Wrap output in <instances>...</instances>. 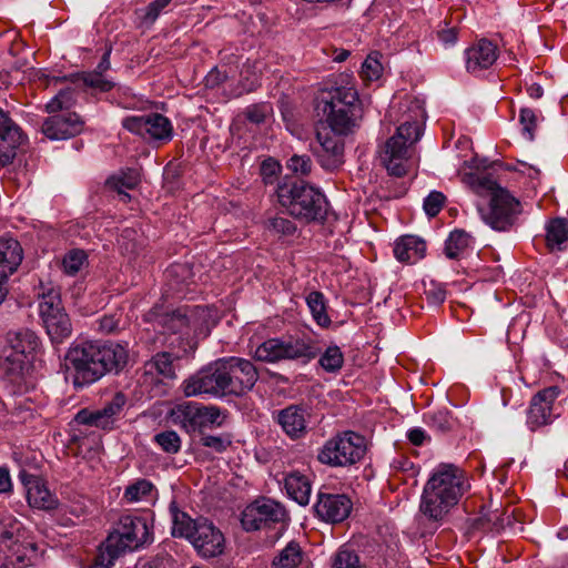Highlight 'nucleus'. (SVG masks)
<instances>
[{
    "mask_svg": "<svg viewBox=\"0 0 568 568\" xmlns=\"http://www.w3.org/2000/svg\"><path fill=\"white\" fill-rule=\"evenodd\" d=\"M364 436L348 430L328 439L318 452V460L332 467H348L358 463L366 453Z\"/></svg>",
    "mask_w": 568,
    "mask_h": 568,
    "instance_id": "f8f14e48",
    "label": "nucleus"
},
{
    "mask_svg": "<svg viewBox=\"0 0 568 568\" xmlns=\"http://www.w3.org/2000/svg\"><path fill=\"white\" fill-rule=\"evenodd\" d=\"M324 371L328 373L338 372L344 364V355L336 345L328 346L318 361Z\"/></svg>",
    "mask_w": 568,
    "mask_h": 568,
    "instance_id": "4c0bfd02",
    "label": "nucleus"
},
{
    "mask_svg": "<svg viewBox=\"0 0 568 568\" xmlns=\"http://www.w3.org/2000/svg\"><path fill=\"white\" fill-rule=\"evenodd\" d=\"M519 121H520V124L523 125L524 136L527 140L532 141L534 132H535V129L537 125L536 124L537 119H536V114H535L534 110L528 109V108H523L519 113Z\"/></svg>",
    "mask_w": 568,
    "mask_h": 568,
    "instance_id": "09e8293b",
    "label": "nucleus"
},
{
    "mask_svg": "<svg viewBox=\"0 0 568 568\" xmlns=\"http://www.w3.org/2000/svg\"><path fill=\"white\" fill-rule=\"evenodd\" d=\"M281 171V165L277 161L268 158L261 164V175L265 184H272Z\"/></svg>",
    "mask_w": 568,
    "mask_h": 568,
    "instance_id": "4d7b16f0",
    "label": "nucleus"
},
{
    "mask_svg": "<svg viewBox=\"0 0 568 568\" xmlns=\"http://www.w3.org/2000/svg\"><path fill=\"white\" fill-rule=\"evenodd\" d=\"M23 135L12 120L0 109V163L10 164L17 155Z\"/></svg>",
    "mask_w": 568,
    "mask_h": 568,
    "instance_id": "b1692460",
    "label": "nucleus"
},
{
    "mask_svg": "<svg viewBox=\"0 0 568 568\" xmlns=\"http://www.w3.org/2000/svg\"><path fill=\"white\" fill-rule=\"evenodd\" d=\"M173 527L172 535L174 537L186 538L192 541L197 532V527L207 519L199 518L192 519L186 513L180 511L176 508L172 509Z\"/></svg>",
    "mask_w": 568,
    "mask_h": 568,
    "instance_id": "c85d7f7f",
    "label": "nucleus"
},
{
    "mask_svg": "<svg viewBox=\"0 0 568 568\" xmlns=\"http://www.w3.org/2000/svg\"><path fill=\"white\" fill-rule=\"evenodd\" d=\"M272 112V106L268 103H257L250 105L245 109V118L254 124L264 123L267 115Z\"/></svg>",
    "mask_w": 568,
    "mask_h": 568,
    "instance_id": "de8ad7c7",
    "label": "nucleus"
},
{
    "mask_svg": "<svg viewBox=\"0 0 568 568\" xmlns=\"http://www.w3.org/2000/svg\"><path fill=\"white\" fill-rule=\"evenodd\" d=\"M382 67L377 60L366 59L362 65V74L367 80H376L379 78Z\"/></svg>",
    "mask_w": 568,
    "mask_h": 568,
    "instance_id": "bf43d9fd",
    "label": "nucleus"
},
{
    "mask_svg": "<svg viewBox=\"0 0 568 568\" xmlns=\"http://www.w3.org/2000/svg\"><path fill=\"white\" fill-rule=\"evenodd\" d=\"M352 509L353 503L345 494L320 491L314 505L316 516L331 524L344 521L349 516Z\"/></svg>",
    "mask_w": 568,
    "mask_h": 568,
    "instance_id": "6ab92c4d",
    "label": "nucleus"
},
{
    "mask_svg": "<svg viewBox=\"0 0 568 568\" xmlns=\"http://www.w3.org/2000/svg\"><path fill=\"white\" fill-rule=\"evenodd\" d=\"M39 314L50 341L61 344L72 334V324L62 302L60 290L52 286H42L38 293Z\"/></svg>",
    "mask_w": 568,
    "mask_h": 568,
    "instance_id": "9b49d317",
    "label": "nucleus"
},
{
    "mask_svg": "<svg viewBox=\"0 0 568 568\" xmlns=\"http://www.w3.org/2000/svg\"><path fill=\"white\" fill-rule=\"evenodd\" d=\"M425 297L429 305L437 306L445 301L446 291L440 285L432 283L430 286L425 290Z\"/></svg>",
    "mask_w": 568,
    "mask_h": 568,
    "instance_id": "13d9d810",
    "label": "nucleus"
},
{
    "mask_svg": "<svg viewBox=\"0 0 568 568\" xmlns=\"http://www.w3.org/2000/svg\"><path fill=\"white\" fill-rule=\"evenodd\" d=\"M426 243L414 235H405L395 242L394 255L400 262L414 264L424 257Z\"/></svg>",
    "mask_w": 568,
    "mask_h": 568,
    "instance_id": "a878e982",
    "label": "nucleus"
},
{
    "mask_svg": "<svg viewBox=\"0 0 568 568\" xmlns=\"http://www.w3.org/2000/svg\"><path fill=\"white\" fill-rule=\"evenodd\" d=\"M427 420L432 429L442 434L453 430L456 425L455 418L446 408L429 413Z\"/></svg>",
    "mask_w": 568,
    "mask_h": 568,
    "instance_id": "e433bc0d",
    "label": "nucleus"
},
{
    "mask_svg": "<svg viewBox=\"0 0 568 568\" xmlns=\"http://www.w3.org/2000/svg\"><path fill=\"white\" fill-rule=\"evenodd\" d=\"M122 125L128 131L158 145L165 144L173 138L171 121L160 113L126 116L122 120Z\"/></svg>",
    "mask_w": 568,
    "mask_h": 568,
    "instance_id": "2eb2a0df",
    "label": "nucleus"
},
{
    "mask_svg": "<svg viewBox=\"0 0 568 568\" xmlns=\"http://www.w3.org/2000/svg\"><path fill=\"white\" fill-rule=\"evenodd\" d=\"M187 272L189 270L184 265H172L165 271V277L169 281H172L174 277ZM170 285L172 290H178V287L172 282H170Z\"/></svg>",
    "mask_w": 568,
    "mask_h": 568,
    "instance_id": "338daca9",
    "label": "nucleus"
},
{
    "mask_svg": "<svg viewBox=\"0 0 568 568\" xmlns=\"http://www.w3.org/2000/svg\"><path fill=\"white\" fill-rule=\"evenodd\" d=\"M87 254L82 250H72L63 258V270L68 275H75L85 264Z\"/></svg>",
    "mask_w": 568,
    "mask_h": 568,
    "instance_id": "c03bdc74",
    "label": "nucleus"
},
{
    "mask_svg": "<svg viewBox=\"0 0 568 568\" xmlns=\"http://www.w3.org/2000/svg\"><path fill=\"white\" fill-rule=\"evenodd\" d=\"M276 194L280 204L295 219L310 223L326 217L325 195L304 181L287 180L277 185Z\"/></svg>",
    "mask_w": 568,
    "mask_h": 568,
    "instance_id": "39448f33",
    "label": "nucleus"
},
{
    "mask_svg": "<svg viewBox=\"0 0 568 568\" xmlns=\"http://www.w3.org/2000/svg\"><path fill=\"white\" fill-rule=\"evenodd\" d=\"M8 346L3 349L0 367L9 375H19L24 365L40 347V339L34 332L22 329L8 334Z\"/></svg>",
    "mask_w": 568,
    "mask_h": 568,
    "instance_id": "ddd939ff",
    "label": "nucleus"
},
{
    "mask_svg": "<svg viewBox=\"0 0 568 568\" xmlns=\"http://www.w3.org/2000/svg\"><path fill=\"white\" fill-rule=\"evenodd\" d=\"M173 0H154L144 9L142 17L145 23H153Z\"/></svg>",
    "mask_w": 568,
    "mask_h": 568,
    "instance_id": "603ef678",
    "label": "nucleus"
},
{
    "mask_svg": "<svg viewBox=\"0 0 568 568\" xmlns=\"http://www.w3.org/2000/svg\"><path fill=\"white\" fill-rule=\"evenodd\" d=\"M306 303L315 322L322 327H327L331 324V318L326 313L324 295L317 291L311 292L306 297Z\"/></svg>",
    "mask_w": 568,
    "mask_h": 568,
    "instance_id": "c9c22d12",
    "label": "nucleus"
},
{
    "mask_svg": "<svg viewBox=\"0 0 568 568\" xmlns=\"http://www.w3.org/2000/svg\"><path fill=\"white\" fill-rule=\"evenodd\" d=\"M75 420L78 424L95 426L102 429H106L112 425V422L106 419L99 409L94 412L82 409L75 415Z\"/></svg>",
    "mask_w": 568,
    "mask_h": 568,
    "instance_id": "a19ab883",
    "label": "nucleus"
},
{
    "mask_svg": "<svg viewBox=\"0 0 568 568\" xmlns=\"http://www.w3.org/2000/svg\"><path fill=\"white\" fill-rule=\"evenodd\" d=\"M153 485L146 479H140L126 487L124 497L129 501H139L151 493Z\"/></svg>",
    "mask_w": 568,
    "mask_h": 568,
    "instance_id": "49530a36",
    "label": "nucleus"
},
{
    "mask_svg": "<svg viewBox=\"0 0 568 568\" xmlns=\"http://www.w3.org/2000/svg\"><path fill=\"white\" fill-rule=\"evenodd\" d=\"M139 182V172L135 169H126L110 176L106 180L105 185L110 190L115 191L118 193L120 201L126 203L131 199L130 194L126 191L136 187Z\"/></svg>",
    "mask_w": 568,
    "mask_h": 568,
    "instance_id": "bb28decb",
    "label": "nucleus"
},
{
    "mask_svg": "<svg viewBox=\"0 0 568 568\" xmlns=\"http://www.w3.org/2000/svg\"><path fill=\"white\" fill-rule=\"evenodd\" d=\"M560 394L557 386L546 387L535 394L527 410L526 424L531 432L550 425L559 416L555 402Z\"/></svg>",
    "mask_w": 568,
    "mask_h": 568,
    "instance_id": "f3484780",
    "label": "nucleus"
},
{
    "mask_svg": "<svg viewBox=\"0 0 568 568\" xmlns=\"http://www.w3.org/2000/svg\"><path fill=\"white\" fill-rule=\"evenodd\" d=\"M155 443L168 454H176L181 449V438L174 430H164L154 436Z\"/></svg>",
    "mask_w": 568,
    "mask_h": 568,
    "instance_id": "79ce46f5",
    "label": "nucleus"
},
{
    "mask_svg": "<svg viewBox=\"0 0 568 568\" xmlns=\"http://www.w3.org/2000/svg\"><path fill=\"white\" fill-rule=\"evenodd\" d=\"M128 358L125 346L102 341H75L65 355L77 388L91 385L108 373H119L125 367Z\"/></svg>",
    "mask_w": 568,
    "mask_h": 568,
    "instance_id": "f03ea898",
    "label": "nucleus"
},
{
    "mask_svg": "<svg viewBox=\"0 0 568 568\" xmlns=\"http://www.w3.org/2000/svg\"><path fill=\"white\" fill-rule=\"evenodd\" d=\"M317 109L325 116V122L318 125L348 135L358 126L362 119V108L358 93L353 85H336L323 92Z\"/></svg>",
    "mask_w": 568,
    "mask_h": 568,
    "instance_id": "20e7f679",
    "label": "nucleus"
},
{
    "mask_svg": "<svg viewBox=\"0 0 568 568\" xmlns=\"http://www.w3.org/2000/svg\"><path fill=\"white\" fill-rule=\"evenodd\" d=\"M473 245V237L463 230L453 231L445 242L444 253L450 260H458L464 256Z\"/></svg>",
    "mask_w": 568,
    "mask_h": 568,
    "instance_id": "473e14b6",
    "label": "nucleus"
},
{
    "mask_svg": "<svg viewBox=\"0 0 568 568\" xmlns=\"http://www.w3.org/2000/svg\"><path fill=\"white\" fill-rule=\"evenodd\" d=\"M343 136L345 135L329 128L316 126V141L320 146L315 150V155L326 171H335L344 163Z\"/></svg>",
    "mask_w": 568,
    "mask_h": 568,
    "instance_id": "a211bd4d",
    "label": "nucleus"
},
{
    "mask_svg": "<svg viewBox=\"0 0 568 568\" xmlns=\"http://www.w3.org/2000/svg\"><path fill=\"white\" fill-rule=\"evenodd\" d=\"M36 551L23 524L11 514H0V568H23Z\"/></svg>",
    "mask_w": 568,
    "mask_h": 568,
    "instance_id": "423d86ee",
    "label": "nucleus"
},
{
    "mask_svg": "<svg viewBox=\"0 0 568 568\" xmlns=\"http://www.w3.org/2000/svg\"><path fill=\"white\" fill-rule=\"evenodd\" d=\"M305 554L300 544L290 541L272 560L273 568H296L304 560Z\"/></svg>",
    "mask_w": 568,
    "mask_h": 568,
    "instance_id": "2f4dec72",
    "label": "nucleus"
},
{
    "mask_svg": "<svg viewBox=\"0 0 568 568\" xmlns=\"http://www.w3.org/2000/svg\"><path fill=\"white\" fill-rule=\"evenodd\" d=\"M568 241V220L556 217L546 225V243L550 251H562Z\"/></svg>",
    "mask_w": 568,
    "mask_h": 568,
    "instance_id": "c756f323",
    "label": "nucleus"
},
{
    "mask_svg": "<svg viewBox=\"0 0 568 568\" xmlns=\"http://www.w3.org/2000/svg\"><path fill=\"white\" fill-rule=\"evenodd\" d=\"M125 405V396L121 393H116L111 402L106 403L99 410L109 420L113 423V417L118 415L123 406Z\"/></svg>",
    "mask_w": 568,
    "mask_h": 568,
    "instance_id": "864d4df0",
    "label": "nucleus"
},
{
    "mask_svg": "<svg viewBox=\"0 0 568 568\" xmlns=\"http://www.w3.org/2000/svg\"><path fill=\"white\" fill-rule=\"evenodd\" d=\"M445 200H446V197L442 192L432 191L424 200L423 206H424L425 213L429 217L436 216L440 212V210L445 203Z\"/></svg>",
    "mask_w": 568,
    "mask_h": 568,
    "instance_id": "8fccbe9b",
    "label": "nucleus"
},
{
    "mask_svg": "<svg viewBox=\"0 0 568 568\" xmlns=\"http://www.w3.org/2000/svg\"><path fill=\"white\" fill-rule=\"evenodd\" d=\"M477 182L491 192L489 205L478 207L481 220L495 231H508L520 213V203L488 176H479Z\"/></svg>",
    "mask_w": 568,
    "mask_h": 568,
    "instance_id": "1a4fd4ad",
    "label": "nucleus"
},
{
    "mask_svg": "<svg viewBox=\"0 0 568 568\" xmlns=\"http://www.w3.org/2000/svg\"><path fill=\"white\" fill-rule=\"evenodd\" d=\"M41 130L50 140H65L79 134L83 122L77 113L67 111L49 116Z\"/></svg>",
    "mask_w": 568,
    "mask_h": 568,
    "instance_id": "4be33fe9",
    "label": "nucleus"
},
{
    "mask_svg": "<svg viewBox=\"0 0 568 568\" xmlns=\"http://www.w3.org/2000/svg\"><path fill=\"white\" fill-rule=\"evenodd\" d=\"M267 229L277 234L291 235L296 231L295 224L283 216H275L267 221Z\"/></svg>",
    "mask_w": 568,
    "mask_h": 568,
    "instance_id": "3c124183",
    "label": "nucleus"
},
{
    "mask_svg": "<svg viewBox=\"0 0 568 568\" xmlns=\"http://www.w3.org/2000/svg\"><path fill=\"white\" fill-rule=\"evenodd\" d=\"M468 487L460 468L453 464L438 465L424 486L419 506L422 514L434 521L443 520Z\"/></svg>",
    "mask_w": 568,
    "mask_h": 568,
    "instance_id": "7ed1b4c3",
    "label": "nucleus"
},
{
    "mask_svg": "<svg viewBox=\"0 0 568 568\" xmlns=\"http://www.w3.org/2000/svg\"><path fill=\"white\" fill-rule=\"evenodd\" d=\"M110 54H111V49H108L104 52V54L102 55V59L99 62V64L97 65V69L94 72H100L101 74H103L105 71H108L110 69V67H111Z\"/></svg>",
    "mask_w": 568,
    "mask_h": 568,
    "instance_id": "774afa93",
    "label": "nucleus"
},
{
    "mask_svg": "<svg viewBox=\"0 0 568 568\" xmlns=\"http://www.w3.org/2000/svg\"><path fill=\"white\" fill-rule=\"evenodd\" d=\"M116 558H111L109 551L104 547V550L101 551L98 557L95 558V561L93 565H91L89 568H110L114 560Z\"/></svg>",
    "mask_w": 568,
    "mask_h": 568,
    "instance_id": "680f3d73",
    "label": "nucleus"
},
{
    "mask_svg": "<svg viewBox=\"0 0 568 568\" xmlns=\"http://www.w3.org/2000/svg\"><path fill=\"white\" fill-rule=\"evenodd\" d=\"M172 419L186 433L203 432L209 427H220L223 424V412L217 406H204L195 402H184L175 405L171 413Z\"/></svg>",
    "mask_w": 568,
    "mask_h": 568,
    "instance_id": "4468645a",
    "label": "nucleus"
},
{
    "mask_svg": "<svg viewBox=\"0 0 568 568\" xmlns=\"http://www.w3.org/2000/svg\"><path fill=\"white\" fill-rule=\"evenodd\" d=\"M19 479L22 483V485L26 487L27 493L30 488H32L36 485H39L41 481H43L41 478H39L36 475L29 474L27 470L21 469L19 473Z\"/></svg>",
    "mask_w": 568,
    "mask_h": 568,
    "instance_id": "e2e57ef3",
    "label": "nucleus"
},
{
    "mask_svg": "<svg viewBox=\"0 0 568 568\" xmlns=\"http://www.w3.org/2000/svg\"><path fill=\"white\" fill-rule=\"evenodd\" d=\"M276 420L291 438H298L306 430L305 409L297 405H290L278 410Z\"/></svg>",
    "mask_w": 568,
    "mask_h": 568,
    "instance_id": "393cba45",
    "label": "nucleus"
},
{
    "mask_svg": "<svg viewBox=\"0 0 568 568\" xmlns=\"http://www.w3.org/2000/svg\"><path fill=\"white\" fill-rule=\"evenodd\" d=\"M407 438L415 446H422L427 439L429 440L427 433L420 427L409 429Z\"/></svg>",
    "mask_w": 568,
    "mask_h": 568,
    "instance_id": "052dcab7",
    "label": "nucleus"
},
{
    "mask_svg": "<svg viewBox=\"0 0 568 568\" xmlns=\"http://www.w3.org/2000/svg\"><path fill=\"white\" fill-rule=\"evenodd\" d=\"M320 354L318 347L311 339L286 336L272 337L261 343L254 351L256 361L264 363H278L295 361L307 364Z\"/></svg>",
    "mask_w": 568,
    "mask_h": 568,
    "instance_id": "9d476101",
    "label": "nucleus"
},
{
    "mask_svg": "<svg viewBox=\"0 0 568 568\" xmlns=\"http://www.w3.org/2000/svg\"><path fill=\"white\" fill-rule=\"evenodd\" d=\"M287 495L301 506H306L311 497V483L305 475L291 473L285 478Z\"/></svg>",
    "mask_w": 568,
    "mask_h": 568,
    "instance_id": "cd10ccee",
    "label": "nucleus"
},
{
    "mask_svg": "<svg viewBox=\"0 0 568 568\" xmlns=\"http://www.w3.org/2000/svg\"><path fill=\"white\" fill-rule=\"evenodd\" d=\"M200 443L202 446L211 448L215 453H223L231 445L230 439L222 437V436H214V435L202 436L200 439Z\"/></svg>",
    "mask_w": 568,
    "mask_h": 568,
    "instance_id": "6e6d98bb",
    "label": "nucleus"
},
{
    "mask_svg": "<svg viewBox=\"0 0 568 568\" xmlns=\"http://www.w3.org/2000/svg\"><path fill=\"white\" fill-rule=\"evenodd\" d=\"M191 544L203 558H214L224 551V536L212 523L203 521Z\"/></svg>",
    "mask_w": 568,
    "mask_h": 568,
    "instance_id": "5701e85b",
    "label": "nucleus"
},
{
    "mask_svg": "<svg viewBox=\"0 0 568 568\" xmlns=\"http://www.w3.org/2000/svg\"><path fill=\"white\" fill-rule=\"evenodd\" d=\"M332 568H365V566L354 550L342 547L334 556Z\"/></svg>",
    "mask_w": 568,
    "mask_h": 568,
    "instance_id": "58836bf2",
    "label": "nucleus"
},
{
    "mask_svg": "<svg viewBox=\"0 0 568 568\" xmlns=\"http://www.w3.org/2000/svg\"><path fill=\"white\" fill-rule=\"evenodd\" d=\"M74 101L73 90L70 88L61 90L50 102L47 104V110L50 113L69 109Z\"/></svg>",
    "mask_w": 568,
    "mask_h": 568,
    "instance_id": "a18cd8bd",
    "label": "nucleus"
},
{
    "mask_svg": "<svg viewBox=\"0 0 568 568\" xmlns=\"http://www.w3.org/2000/svg\"><path fill=\"white\" fill-rule=\"evenodd\" d=\"M409 104L418 113L416 118H422L423 110L418 103L409 101ZM420 134L419 121L417 119L412 121V116H408L399 124L396 133L387 140L382 160L389 174L400 178L407 173L409 148L419 140Z\"/></svg>",
    "mask_w": 568,
    "mask_h": 568,
    "instance_id": "6e6552de",
    "label": "nucleus"
},
{
    "mask_svg": "<svg viewBox=\"0 0 568 568\" xmlns=\"http://www.w3.org/2000/svg\"><path fill=\"white\" fill-rule=\"evenodd\" d=\"M158 321L172 333L182 332L189 325L187 316L181 310L161 316Z\"/></svg>",
    "mask_w": 568,
    "mask_h": 568,
    "instance_id": "37998d69",
    "label": "nucleus"
},
{
    "mask_svg": "<svg viewBox=\"0 0 568 568\" xmlns=\"http://www.w3.org/2000/svg\"><path fill=\"white\" fill-rule=\"evenodd\" d=\"M465 67L467 72L478 74L490 68L498 58V47L490 40H477L465 52Z\"/></svg>",
    "mask_w": 568,
    "mask_h": 568,
    "instance_id": "412c9836",
    "label": "nucleus"
},
{
    "mask_svg": "<svg viewBox=\"0 0 568 568\" xmlns=\"http://www.w3.org/2000/svg\"><path fill=\"white\" fill-rule=\"evenodd\" d=\"M285 508L270 498H260L242 511L241 524L246 531L260 530L285 519Z\"/></svg>",
    "mask_w": 568,
    "mask_h": 568,
    "instance_id": "dca6fc26",
    "label": "nucleus"
},
{
    "mask_svg": "<svg viewBox=\"0 0 568 568\" xmlns=\"http://www.w3.org/2000/svg\"><path fill=\"white\" fill-rule=\"evenodd\" d=\"M23 260V248L20 242L12 236L0 237V304L3 302L7 290L4 287L9 277L18 271Z\"/></svg>",
    "mask_w": 568,
    "mask_h": 568,
    "instance_id": "aec40b11",
    "label": "nucleus"
},
{
    "mask_svg": "<svg viewBox=\"0 0 568 568\" xmlns=\"http://www.w3.org/2000/svg\"><path fill=\"white\" fill-rule=\"evenodd\" d=\"M153 526L145 516L123 515L110 531L104 545L111 558L144 548L153 542Z\"/></svg>",
    "mask_w": 568,
    "mask_h": 568,
    "instance_id": "0eeeda50",
    "label": "nucleus"
},
{
    "mask_svg": "<svg viewBox=\"0 0 568 568\" xmlns=\"http://www.w3.org/2000/svg\"><path fill=\"white\" fill-rule=\"evenodd\" d=\"M12 490V483L9 470L0 467V494H7Z\"/></svg>",
    "mask_w": 568,
    "mask_h": 568,
    "instance_id": "69168bd1",
    "label": "nucleus"
},
{
    "mask_svg": "<svg viewBox=\"0 0 568 568\" xmlns=\"http://www.w3.org/2000/svg\"><path fill=\"white\" fill-rule=\"evenodd\" d=\"M84 87L92 88L99 92H108L114 87V82L106 79L100 72H89L77 75Z\"/></svg>",
    "mask_w": 568,
    "mask_h": 568,
    "instance_id": "ea45409f",
    "label": "nucleus"
},
{
    "mask_svg": "<svg viewBox=\"0 0 568 568\" xmlns=\"http://www.w3.org/2000/svg\"><path fill=\"white\" fill-rule=\"evenodd\" d=\"M119 327V320L115 315H105L100 320V331L112 333Z\"/></svg>",
    "mask_w": 568,
    "mask_h": 568,
    "instance_id": "0e129e2a",
    "label": "nucleus"
},
{
    "mask_svg": "<svg viewBox=\"0 0 568 568\" xmlns=\"http://www.w3.org/2000/svg\"><path fill=\"white\" fill-rule=\"evenodd\" d=\"M462 21V16H452L449 20L444 19L440 21L436 29L437 39L445 47L455 45L458 40V24Z\"/></svg>",
    "mask_w": 568,
    "mask_h": 568,
    "instance_id": "f704fd0d",
    "label": "nucleus"
},
{
    "mask_svg": "<svg viewBox=\"0 0 568 568\" xmlns=\"http://www.w3.org/2000/svg\"><path fill=\"white\" fill-rule=\"evenodd\" d=\"M27 500L32 508L40 510L50 511L59 507L58 497L48 489L44 481L29 489Z\"/></svg>",
    "mask_w": 568,
    "mask_h": 568,
    "instance_id": "7c9ffc66",
    "label": "nucleus"
},
{
    "mask_svg": "<svg viewBox=\"0 0 568 568\" xmlns=\"http://www.w3.org/2000/svg\"><path fill=\"white\" fill-rule=\"evenodd\" d=\"M287 168L294 172L302 175H307L312 169V161L308 155H293L287 161Z\"/></svg>",
    "mask_w": 568,
    "mask_h": 568,
    "instance_id": "5fc2aeb1",
    "label": "nucleus"
},
{
    "mask_svg": "<svg viewBox=\"0 0 568 568\" xmlns=\"http://www.w3.org/2000/svg\"><path fill=\"white\" fill-rule=\"evenodd\" d=\"M257 381L258 372L250 359L229 356L197 371L181 387L186 397H240L252 390Z\"/></svg>",
    "mask_w": 568,
    "mask_h": 568,
    "instance_id": "f257e3e1",
    "label": "nucleus"
},
{
    "mask_svg": "<svg viewBox=\"0 0 568 568\" xmlns=\"http://www.w3.org/2000/svg\"><path fill=\"white\" fill-rule=\"evenodd\" d=\"M175 358L169 352L158 353L145 364V368L149 373L155 372L163 378L173 379L175 378L173 365Z\"/></svg>",
    "mask_w": 568,
    "mask_h": 568,
    "instance_id": "72a5a7b5",
    "label": "nucleus"
}]
</instances>
